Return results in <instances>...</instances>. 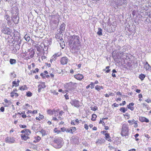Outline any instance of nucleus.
I'll use <instances>...</instances> for the list:
<instances>
[{"instance_id": "6ab92c4d", "label": "nucleus", "mask_w": 151, "mask_h": 151, "mask_svg": "<svg viewBox=\"0 0 151 151\" xmlns=\"http://www.w3.org/2000/svg\"><path fill=\"white\" fill-rule=\"evenodd\" d=\"M134 105V103H131L127 106V107L131 111H133L134 109V108L132 106H133Z\"/></svg>"}, {"instance_id": "2f4dec72", "label": "nucleus", "mask_w": 151, "mask_h": 151, "mask_svg": "<svg viewBox=\"0 0 151 151\" xmlns=\"http://www.w3.org/2000/svg\"><path fill=\"white\" fill-rule=\"evenodd\" d=\"M110 68V67L109 66H106V67L105 69H104L103 70L104 71H106V73H108L110 71V70L109 69Z\"/></svg>"}, {"instance_id": "cd10ccee", "label": "nucleus", "mask_w": 151, "mask_h": 151, "mask_svg": "<svg viewBox=\"0 0 151 151\" xmlns=\"http://www.w3.org/2000/svg\"><path fill=\"white\" fill-rule=\"evenodd\" d=\"M102 29L100 28H99L98 31L97 32V34L101 36L102 35Z\"/></svg>"}, {"instance_id": "aec40b11", "label": "nucleus", "mask_w": 151, "mask_h": 151, "mask_svg": "<svg viewBox=\"0 0 151 151\" xmlns=\"http://www.w3.org/2000/svg\"><path fill=\"white\" fill-rule=\"evenodd\" d=\"M144 68H145L147 70H150L151 68L150 65L148 64V63L146 62L144 65Z\"/></svg>"}, {"instance_id": "473e14b6", "label": "nucleus", "mask_w": 151, "mask_h": 151, "mask_svg": "<svg viewBox=\"0 0 151 151\" xmlns=\"http://www.w3.org/2000/svg\"><path fill=\"white\" fill-rule=\"evenodd\" d=\"M145 76L144 74H141L139 75V78L141 80H143L144 79Z\"/></svg>"}, {"instance_id": "412c9836", "label": "nucleus", "mask_w": 151, "mask_h": 151, "mask_svg": "<svg viewBox=\"0 0 151 151\" xmlns=\"http://www.w3.org/2000/svg\"><path fill=\"white\" fill-rule=\"evenodd\" d=\"M116 27V25H112L111 26V28H112L111 30H109L108 32H114L115 30V28Z\"/></svg>"}, {"instance_id": "4be33fe9", "label": "nucleus", "mask_w": 151, "mask_h": 151, "mask_svg": "<svg viewBox=\"0 0 151 151\" xmlns=\"http://www.w3.org/2000/svg\"><path fill=\"white\" fill-rule=\"evenodd\" d=\"M105 138L109 142L111 141V139L110 138L109 134V133H106L105 134Z\"/></svg>"}, {"instance_id": "0e129e2a", "label": "nucleus", "mask_w": 151, "mask_h": 151, "mask_svg": "<svg viewBox=\"0 0 151 151\" xmlns=\"http://www.w3.org/2000/svg\"><path fill=\"white\" fill-rule=\"evenodd\" d=\"M112 76L113 77H116L115 74L114 73H112Z\"/></svg>"}, {"instance_id": "bf43d9fd", "label": "nucleus", "mask_w": 151, "mask_h": 151, "mask_svg": "<svg viewBox=\"0 0 151 151\" xmlns=\"http://www.w3.org/2000/svg\"><path fill=\"white\" fill-rule=\"evenodd\" d=\"M39 117L41 119H43L44 118V116L42 115H40Z\"/></svg>"}, {"instance_id": "9d476101", "label": "nucleus", "mask_w": 151, "mask_h": 151, "mask_svg": "<svg viewBox=\"0 0 151 151\" xmlns=\"http://www.w3.org/2000/svg\"><path fill=\"white\" fill-rule=\"evenodd\" d=\"M6 142L9 143H14L15 140L12 137H7L5 139Z\"/></svg>"}, {"instance_id": "393cba45", "label": "nucleus", "mask_w": 151, "mask_h": 151, "mask_svg": "<svg viewBox=\"0 0 151 151\" xmlns=\"http://www.w3.org/2000/svg\"><path fill=\"white\" fill-rule=\"evenodd\" d=\"M31 134L30 130L29 129H25V132L24 134L28 136Z\"/></svg>"}, {"instance_id": "603ef678", "label": "nucleus", "mask_w": 151, "mask_h": 151, "mask_svg": "<svg viewBox=\"0 0 151 151\" xmlns=\"http://www.w3.org/2000/svg\"><path fill=\"white\" fill-rule=\"evenodd\" d=\"M64 113V112L63 111H60L59 113V115L60 116H62L63 114Z\"/></svg>"}, {"instance_id": "a211bd4d", "label": "nucleus", "mask_w": 151, "mask_h": 151, "mask_svg": "<svg viewBox=\"0 0 151 151\" xmlns=\"http://www.w3.org/2000/svg\"><path fill=\"white\" fill-rule=\"evenodd\" d=\"M105 142V140L104 139H98L96 142V143L97 144H102L104 143Z\"/></svg>"}, {"instance_id": "6e6552de", "label": "nucleus", "mask_w": 151, "mask_h": 151, "mask_svg": "<svg viewBox=\"0 0 151 151\" xmlns=\"http://www.w3.org/2000/svg\"><path fill=\"white\" fill-rule=\"evenodd\" d=\"M70 103L72 106L77 108H79L80 106L79 102L75 100L72 101Z\"/></svg>"}, {"instance_id": "0eeeda50", "label": "nucleus", "mask_w": 151, "mask_h": 151, "mask_svg": "<svg viewBox=\"0 0 151 151\" xmlns=\"http://www.w3.org/2000/svg\"><path fill=\"white\" fill-rule=\"evenodd\" d=\"M1 31L3 33L7 35H10L11 32V30L8 27L3 28Z\"/></svg>"}, {"instance_id": "09e8293b", "label": "nucleus", "mask_w": 151, "mask_h": 151, "mask_svg": "<svg viewBox=\"0 0 151 151\" xmlns=\"http://www.w3.org/2000/svg\"><path fill=\"white\" fill-rule=\"evenodd\" d=\"M14 92L12 91L11 93V97H13L14 96Z\"/></svg>"}, {"instance_id": "7ed1b4c3", "label": "nucleus", "mask_w": 151, "mask_h": 151, "mask_svg": "<svg viewBox=\"0 0 151 151\" xmlns=\"http://www.w3.org/2000/svg\"><path fill=\"white\" fill-rule=\"evenodd\" d=\"M129 132V129L128 124L125 123L123 124L122 128L121 135L122 136H126L128 135Z\"/></svg>"}, {"instance_id": "bb28decb", "label": "nucleus", "mask_w": 151, "mask_h": 151, "mask_svg": "<svg viewBox=\"0 0 151 151\" xmlns=\"http://www.w3.org/2000/svg\"><path fill=\"white\" fill-rule=\"evenodd\" d=\"M37 113V110H34L33 111H31L29 110H28L27 112V114H28L29 113H32L33 114H36Z\"/></svg>"}, {"instance_id": "f8f14e48", "label": "nucleus", "mask_w": 151, "mask_h": 151, "mask_svg": "<svg viewBox=\"0 0 151 151\" xmlns=\"http://www.w3.org/2000/svg\"><path fill=\"white\" fill-rule=\"evenodd\" d=\"M76 130V128L75 127H71L69 129H67L66 132L68 133H70L73 134V132Z\"/></svg>"}, {"instance_id": "6e6d98bb", "label": "nucleus", "mask_w": 151, "mask_h": 151, "mask_svg": "<svg viewBox=\"0 0 151 151\" xmlns=\"http://www.w3.org/2000/svg\"><path fill=\"white\" fill-rule=\"evenodd\" d=\"M71 124H72V125H74L76 124V123H75V122L74 121H72L71 122Z\"/></svg>"}, {"instance_id": "13d9d810", "label": "nucleus", "mask_w": 151, "mask_h": 151, "mask_svg": "<svg viewBox=\"0 0 151 151\" xmlns=\"http://www.w3.org/2000/svg\"><path fill=\"white\" fill-rule=\"evenodd\" d=\"M136 92L139 93L140 92L141 90L139 89H136Z\"/></svg>"}, {"instance_id": "8fccbe9b", "label": "nucleus", "mask_w": 151, "mask_h": 151, "mask_svg": "<svg viewBox=\"0 0 151 151\" xmlns=\"http://www.w3.org/2000/svg\"><path fill=\"white\" fill-rule=\"evenodd\" d=\"M84 127L86 130H87L88 128V125L86 124H84Z\"/></svg>"}, {"instance_id": "f257e3e1", "label": "nucleus", "mask_w": 151, "mask_h": 151, "mask_svg": "<svg viewBox=\"0 0 151 151\" xmlns=\"http://www.w3.org/2000/svg\"><path fill=\"white\" fill-rule=\"evenodd\" d=\"M79 37L78 36L74 35L69 36V44L71 49L75 51L79 49V47L80 45V42L79 40Z\"/></svg>"}, {"instance_id": "c756f323", "label": "nucleus", "mask_w": 151, "mask_h": 151, "mask_svg": "<svg viewBox=\"0 0 151 151\" xmlns=\"http://www.w3.org/2000/svg\"><path fill=\"white\" fill-rule=\"evenodd\" d=\"M10 63L11 65H14L16 63V60L14 59H11L10 60Z\"/></svg>"}, {"instance_id": "20e7f679", "label": "nucleus", "mask_w": 151, "mask_h": 151, "mask_svg": "<svg viewBox=\"0 0 151 151\" xmlns=\"http://www.w3.org/2000/svg\"><path fill=\"white\" fill-rule=\"evenodd\" d=\"M63 139L61 138H58L54 140V142L57 145L55 146L56 148H59L61 147L63 145Z\"/></svg>"}, {"instance_id": "5fc2aeb1", "label": "nucleus", "mask_w": 151, "mask_h": 151, "mask_svg": "<svg viewBox=\"0 0 151 151\" xmlns=\"http://www.w3.org/2000/svg\"><path fill=\"white\" fill-rule=\"evenodd\" d=\"M64 96L66 99H69V97L66 94L64 95Z\"/></svg>"}, {"instance_id": "4468645a", "label": "nucleus", "mask_w": 151, "mask_h": 151, "mask_svg": "<svg viewBox=\"0 0 151 151\" xmlns=\"http://www.w3.org/2000/svg\"><path fill=\"white\" fill-rule=\"evenodd\" d=\"M139 120L142 122H145L148 123L149 122V120L147 118L143 116H140L139 118Z\"/></svg>"}, {"instance_id": "2eb2a0df", "label": "nucleus", "mask_w": 151, "mask_h": 151, "mask_svg": "<svg viewBox=\"0 0 151 151\" xmlns=\"http://www.w3.org/2000/svg\"><path fill=\"white\" fill-rule=\"evenodd\" d=\"M61 55V52H58L54 55L52 57V59L55 60L57 59L58 57L60 56Z\"/></svg>"}, {"instance_id": "c03bdc74", "label": "nucleus", "mask_w": 151, "mask_h": 151, "mask_svg": "<svg viewBox=\"0 0 151 151\" xmlns=\"http://www.w3.org/2000/svg\"><path fill=\"white\" fill-rule=\"evenodd\" d=\"M19 126L20 128H25L27 127L25 125H22L21 124H20L19 125Z\"/></svg>"}, {"instance_id": "f3484780", "label": "nucleus", "mask_w": 151, "mask_h": 151, "mask_svg": "<svg viewBox=\"0 0 151 151\" xmlns=\"http://www.w3.org/2000/svg\"><path fill=\"white\" fill-rule=\"evenodd\" d=\"M12 20L14 23L17 24L18 23L19 20V17H14L12 18Z\"/></svg>"}, {"instance_id": "39448f33", "label": "nucleus", "mask_w": 151, "mask_h": 151, "mask_svg": "<svg viewBox=\"0 0 151 151\" xmlns=\"http://www.w3.org/2000/svg\"><path fill=\"white\" fill-rule=\"evenodd\" d=\"M51 21L54 24H58L59 22V17L58 15H53L51 16Z\"/></svg>"}, {"instance_id": "de8ad7c7", "label": "nucleus", "mask_w": 151, "mask_h": 151, "mask_svg": "<svg viewBox=\"0 0 151 151\" xmlns=\"http://www.w3.org/2000/svg\"><path fill=\"white\" fill-rule=\"evenodd\" d=\"M61 129L62 131L63 132H64L65 131L66 132V129L65 128H61Z\"/></svg>"}, {"instance_id": "e433bc0d", "label": "nucleus", "mask_w": 151, "mask_h": 151, "mask_svg": "<svg viewBox=\"0 0 151 151\" xmlns=\"http://www.w3.org/2000/svg\"><path fill=\"white\" fill-rule=\"evenodd\" d=\"M26 96L27 97H30L32 96V93L29 91L26 92Z\"/></svg>"}, {"instance_id": "79ce46f5", "label": "nucleus", "mask_w": 151, "mask_h": 151, "mask_svg": "<svg viewBox=\"0 0 151 151\" xmlns=\"http://www.w3.org/2000/svg\"><path fill=\"white\" fill-rule=\"evenodd\" d=\"M137 121H135L134 122V127L135 128H136L138 127V124H137Z\"/></svg>"}, {"instance_id": "b1692460", "label": "nucleus", "mask_w": 151, "mask_h": 151, "mask_svg": "<svg viewBox=\"0 0 151 151\" xmlns=\"http://www.w3.org/2000/svg\"><path fill=\"white\" fill-rule=\"evenodd\" d=\"M104 88L102 86H100L98 85L96 86L95 87L96 90L98 91H99L101 89H103Z\"/></svg>"}, {"instance_id": "c85d7f7f", "label": "nucleus", "mask_w": 151, "mask_h": 151, "mask_svg": "<svg viewBox=\"0 0 151 151\" xmlns=\"http://www.w3.org/2000/svg\"><path fill=\"white\" fill-rule=\"evenodd\" d=\"M65 29V24L64 23H62L60 26V31H63Z\"/></svg>"}, {"instance_id": "680f3d73", "label": "nucleus", "mask_w": 151, "mask_h": 151, "mask_svg": "<svg viewBox=\"0 0 151 151\" xmlns=\"http://www.w3.org/2000/svg\"><path fill=\"white\" fill-rule=\"evenodd\" d=\"M39 69L38 68H36L35 69V70L34 71V73H35V71L38 72L39 71Z\"/></svg>"}, {"instance_id": "864d4df0", "label": "nucleus", "mask_w": 151, "mask_h": 151, "mask_svg": "<svg viewBox=\"0 0 151 151\" xmlns=\"http://www.w3.org/2000/svg\"><path fill=\"white\" fill-rule=\"evenodd\" d=\"M22 117L23 118H25L27 117V116L26 115L23 114L22 115Z\"/></svg>"}, {"instance_id": "4d7b16f0", "label": "nucleus", "mask_w": 151, "mask_h": 151, "mask_svg": "<svg viewBox=\"0 0 151 151\" xmlns=\"http://www.w3.org/2000/svg\"><path fill=\"white\" fill-rule=\"evenodd\" d=\"M125 115L128 117V118H127V119H129V114H128V113H126L125 114Z\"/></svg>"}, {"instance_id": "423d86ee", "label": "nucleus", "mask_w": 151, "mask_h": 151, "mask_svg": "<svg viewBox=\"0 0 151 151\" xmlns=\"http://www.w3.org/2000/svg\"><path fill=\"white\" fill-rule=\"evenodd\" d=\"M116 1V4L117 6L126 5L127 3V0H115Z\"/></svg>"}, {"instance_id": "5701e85b", "label": "nucleus", "mask_w": 151, "mask_h": 151, "mask_svg": "<svg viewBox=\"0 0 151 151\" xmlns=\"http://www.w3.org/2000/svg\"><path fill=\"white\" fill-rule=\"evenodd\" d=\"M19 89L22 91H24V90H27V88L26 86L24 85L21 87H19Z\"/></svg>"}, {"instance_id": "37998d69", "label": "nucleus", "mask_w": 151, "mask_h": 151, "mask_svg": "<svg viewBox=\"0 0 151 151\" xmlns=\"http://www.w3.org/2000/svg\"><path fill=\"white\" fill-rule=\"evenodd\" d=\"M58 110H55V112H53V114H54L55 116H56L58 115Z\"/></svg>"}, {"instance_id": "774afa93", "label": "nucleus", "mask_w": 151, "mask_h": 151, "mask_svg": "<svg viewBox=\"0 0 151 151\" xmlns=\"http://www.w3.org/2000/svg\"><path fill=\"white\" fill-rule=\"evenodd\" d=\"M128 151H136V150L134 149H132L129 150Z\"/></svg>"}, {"instance_id": "e2e57ef3", "label": "nucleus", "mask_w": 151, "mask_h": 151, "mask_svg": "<svg viewBox=\"0 0 151 151\" xmlns=\"http://www.w3.org/2000/svg\"><path fill=\"white\" fill-rule=\"evenodd\" d=\"M46 57L45 56H43L42 57L41 59L42 60L45 59Z\"/></svg>"}, {"instance_id": "69168bd1", "label": "nucleus", "mask_w": 151, "mask_h": 151, "mask_svg": "<svg viewBox=\"0 0 151 151\" xmlns=\"http://www.w3.org/2000/svg\"><path fill=\"white\" fill-rule=\"evenodd\" d=\"M70 72L71 73L73 74L74 72L73 70V69H71L70 70Z\"/></svg>"}, {"instance_id": "9b49d317", "label": "nucleus", "mask_w": 151, "mask_h": 151, "mask_svg": "<svg viewBox=\"0 0 151 151\" xmlns=\"http://www.w3.org/2000/svg\"><path fill=\"white\" fill-rule=\"evenodd\" d=\"M74 77L77 80L81 81L83 78L84 76L83 75L78 73L75 75Z\"/></svg>"}, {"instance_id": "1a4fd4ad", "label": "nucleus", "mask_w": 151, "mask_h": 151, "mask_svg": "<svg viewBox=\"0 0 151 151\" xmlns=\"http://www.w3.org/2000/svg\"><path fill=\"white\" fill-rule=\"evenodd\" d=\"M68 61V58L66 57H63L60 59L61 63L63 65H64L67 64Z\"/></svg>"}, {"instance_id": "ddd939ff", "label": "nucleus", "mask_w": 151, "mask_h": 151, "mask_svg": "<svg viewBox=\"0 0 151 151\" xmlns=\"http://www.w3.org/2000/svg\"><path fill=\"white\" fill-rule=\"evenodd\" d=\"M46 87L45 83H40V84L38 86V92H40L41 89L45 88Z\"/></svg>"}, {"instance_id": "58836bf2", "label": "nucleus", "mask_w": 151, "mask_h": 151, "mask_svg": "<svg viewBox=\"0 0 151 151\" xmlns=\"http://www.w3.org/2000/svg\"><path fill=\"white\" fill-rule=\"evenodd\" d=\"M135 121V120L134 119H133L132 120H129L128 121V123H129L130 125H132L133 123Z\"/></svg>"}, {"instance_id": "4c0bfd02", "label": "nucleus", "mask_w": 151, "mask_h": 151, "mask_svg": "<svg viewBox=\"0 0 151 151\" xmlns=\"http://www.w3.org/2000/svg\"><path fill=\"white\" fill-rule=\"evenodd\" d=\"M24 38L27 41H29L30 39L29 37L27 35H26L25 36Z\"/></svg>"}, {"instance_id": "ea45409f", "label": "nucleus", "mask_w": 151, "mask_h": 151, "mask_svg": "<svg viewBox=\"0 0 151 151\" xmlns=\"http://www.w3.org/2000/svg\"><path fill=\"white\" fill-rule=\"evenodd\" d=\"M90 87L91 89H93L94 88L95 86L93 82H91L90 84Z\"/></svg>"}, {"instance_id": "dca6fc26", "label": "nucleus", "mask_w": 151, "mask_h": 151, "mask_svg": "<svg viewBox=\"0 0 151 151\" xmlns=\"http://www.w3.org/2000/svg\"><path fill=\"white\" fill-rule=\"evenodd\" d=\"M21 136L22 139L24 140H26L27 139H29V137L25 135V134H22L21 135Z\"/></svg>"}, {"instance_id": "72a5a7b5", "label": "nucleus", "mask_w": 151, "mask_h": 151, "mask_svg": "<svg viewBox=\"0 0 151 151\" xmlns=\"http://www.w3.org/2000/svg\"><path fill=\"white\" fill-rule=\"evenodd\" d=\"M4 101L5 103H7V104L5 105L6 106H7L8 105H9L11 104L10 101H8L7 99H5Z\"/></svg>"}, {"instance_id": "7c9ffc66", "label": "nucleus", "mask_w": 151, "mask_h": 151, "mask_svg": "<svg viewBox=\"0 0 151 151\" xmlns=\"http://www.w3.org/2000/svg\"><path fill=\"white\" fill-rule=\"evenodd\" d=\"M53 112H55V110H51L48 109L47 111V113L49 114L52 115L53 114Z\"/></svg>"}, {"instance_id": "a878e982", "label": "nucleus", "mask_w": 151, "mask_h": 151, "mask_svg": "<svg viewBox=\"0 0 151 151\" xmlns=\"http://www.w3.org/2000/svg\"><path fill=\"white\" fill-rule=\"evenodd\" d=\"M12 83L13 85L12 86V87L13 88L14 86L15 87L18 86H19V84L17 83L16 81H14L12 82Z\"/></svg>"}, {"instance_id": "338daca9", "label": "nucleus", "mask_w": 151, "mask_h": 151, "mask_svg": "<svg viewBox=\"0 0 151 151\" xmlns=\"http://www.w3.org/2000/svg\"><path fill=\"white\" fill-rule=\"evenodd\" d=\"M142 95L141 94H139L138 95V97L139 98H141L142 97Z\"/></svg>"}, {"instance_id": "a18cd8bd", "label": "nucleus", "mask_w": 151, "mask_h": 151, "mask_svg": "<svg viewBox=\"0 0 151 151\" xmlns=\"http://www.w3.org/2000/svg\"><path fill=\"white\" fill-rule=\"evenodd\" d=\"M97 107L96 106H95L92 107L91 108V109L93 111H95L97 110Z\"/></svg>"}, {"instance_id": "49530a36", "label": "nucleus", "mask_w": 151, "mask_h": 151, "mask_svg": "<svg viewBox=\"0 0 151 151\" xmlns=\"http://www.w3.org/2000/svg\"><path fill=\"white\" fill-rule=\"evenodd\" d=\"M145 101L148 103H150L151 102V101L150 99H147L145 100Z\"/></svg>"}, {"instance_id": "f03ea898", "label": "nucleus", "mask_w": 151, "mask_h": 151, "mask_svg": "<svg viewBox=\"0 0 151 151\" xmlns=\"http://www.w3.org/2000/svg\"><path fill=\"white\" fill-rule=\"evenodd\" d=\"M35 54V51L32 49H30L28 50L27 51L24 52V56L25 57V59L28 60L32 58Z\"/></svg>"}, {"instance_id": "c9c22d12", "label": "nucleus", "mask_w": 151, "mask_h": 151, "mask_svg": "<svg viewBox=\"0 0 151 151\" xmlns=\"http://www.w3.org/2000/svg\"><path fill=\"white\" fill-rule=\"evenodd\" d=\"M120 111L122 112L123 113H125L127 110V109H126L124 107H122L120 109Z\"/></svg>"}, {"instance_id": "3c124183", "label": "nucleus", "mask_w": 151, "mask_h": 151, "mask_svg": "<svg viewBox=\"0 0 151 151\" xmlns=\"http://www.w3.org/2000/svg\"><path fill=\"white\" fill-rule=\"evenodd\" d=\"M0 111L2 112H4V109L3 107H1L0 109Z\"/></svg>"}, {"instance_id": "052dcab7", "label": "nucleus", "mask_w": 151, "mask_h": 151, "mask_svg": "<svg viewBox=\"0 0 151 151\" xmlns=\"http://www.w3.org/2000/svg\"><path fill=\"white\" fill-rule=\"evenodd\" d=\"M14 94L15 95V96L16 97H17L19 96V94L16 93L14 92Z\"/></svg>"}, {"instance_id": "a19ab883", "label": "nucleus", "mask_w": 151, "mask_h": 151, "mask_svg": "<svg viewBox=\"0 0 151 151\" xmlns=\"http://www.w3.org/2000/svg\"><path fill=\"white\" fill-rule=\"evenodd\" d=\"M54 131L55 133H59L60 132L59 130H58L57 128H55L54 129Z\"/></svg>"}, {"instance_id": "f704fd0d", "label": "nucleus", "mask_w": 151, "mask_h": 151, "mask_svg": "<svg viewBox=\"0 0 151 151\" xmlns=\"http://www.w3.org/2000/svg\"><path fill=\"white\" fill-rule=\"evenodd\" d=\"M96 117L97 116L96 114H92V118L91 119V120L93 121L95 120Z\"/></svg>"}]
</instances>
